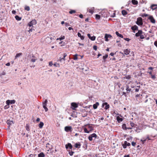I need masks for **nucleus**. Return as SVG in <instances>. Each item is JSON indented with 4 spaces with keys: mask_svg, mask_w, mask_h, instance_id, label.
<instances>
[{
    "mask_svg": "<svg viewBox=\"0 0 157 157\" xmlns=\"http://www.w3.org/2000/svg\"><path fill=\"white\" fill-rule=\"evenodd\" d=\"M154 44L155 46L157 47V41H155Z\"/></svg>",
    "mask_w": 157,
    "mask_h": 157,
    "instance_id": "58",
    "label": "nucleus"
},
{
    "mask_svg": "<svg viewBox=\"0 0 157 157\" xmlns=\"http://www.w3.org/2000/svg\"><path fill=\"white\" fill-rule=\"evenodd\" d=\"M44 125V123L42 122H40L39 124V127L40 128H42Z\"/></svg>",
    "mask_w": 157,
    "mask_h": 157,
    "instance_id": "25",
    "label": "nucleus"
},
{
    "mask_svg": "<svg viewBox=\"0 0 157 157\" xmlns=\"http://www.w3.org/2000/svg\"><path fill=\"white\" fill-rule=\"evenodd\" d=\"M79 17L80 18H82L83 17V15L82 14H81L79 15Z\"/></svg>",
    "mask_w": 157,
    "mask_h": 157,
    "instance_id": "59",
    "label": "nucleus"
},
{
    "mask_svg": "<svg viewBox=\"0 0 157 157\" xmlns=\"http://www.w3.org/2000/svg\"><path fill=\"white\" fill-rule=\"evenodd\" d=\"M93 49L95 50H97V46L96 45H94L93 46Z\"/></svg>",
    "mask_w": 157,
    "mask_h": 157,
    "instance_id": "50",
    "label": "nucleus"
},
{
    "mask_svg": "<svg viewBox=\"0 0 157 157\" xmlns=\"http://www.w3.org/2000/svg\"><path fill=\"white\" fill-rule=\"evenodd\" d=\"M126 90L128 93H129L130 92L131 89L129 88V86H127Z\"/></svg>",
    "mask_w": 157,
    "mask_h": 157,
    "instance_id": "31",
    "label": "nucleus"
},
{
    "mask_svg": "<svg viewBox=\"0 0 157 157\" xmlns=\"http://www.w3.org/2000/svg\"><path fill=\"white\" fill-rule=\"evenodd\" d=\"M133 31H135L138 29V27L136 25H134L131 28Z\"/></svg>",
    "mask_w": 157,
    "mask_h": 157,
    "instance_id": "21",
    "label": "nucleus"
},
{
    "mask_svg": "<svg viewBox=\"0 0 157 157\" xmlns=\"http://www.w3.org/2000/svg\"><path fill=\"white\" fill-rule=\"evenodd\" d=\"M75 12L76 11L74 10H71L69 12V13L71 14H73V13H75Z\"/></svg>",
    "mask_w": 157,
    "mask_h": 157,
    "instance_id": "37",
    "label": "nucleus"
},
{
    "mask_svg": "<svg viewBox=\"0 0 157 157\" xmlns=\"http://www.w3.org/2000/svg\"><path fill=\"white\" fill-rule=\"evenodd\" d=\"M53 65L55 67H60V65H59V64L57 63H54Z\"/></svg>",
    "mask_w": 157,
    "mask_h": 157,
    "instance_id": "40",
    "label": "nucleus"
},
{
    "mask_svg": "<svg viewBox=\"0 0 157 157\" xmlns=\"http://www.w3.org/2000/svg\"><path fill=\"white\" fill-rule=\"evenodd\" d=\"M96 137V135L95 133H93L91 135V136H89L88 137Z\"/></svg>",
    "mask_w": 157,
    "mask_h": 157,
    "instance_id": "38",
    "label": "nucleus"
},
{
    "mask_svg": "<svg viewBox=\"0 0 157 157\" xmlns=\"http://www.w3.org/2000/svg\"><path fill=\"white\" fill-rule=\"evenodd\" d=\"M136 143L134 142H132V146H134L135 145H136Z\"/></svg>",
    "mask_w": 157,
    "mask_h": 157,
    "instance_id": "54",
    "label": "nucleus"
},
{
    "mask_svg": "<svg viewBox=\"0 0 157 157\" xmlns=\"http://www.w3.org/2000/svg\"><path fill=\"white\" fill-rule=\"evenodd\" d=\"M124 40L128 41H129L130 40V39L128 38H124Z\"/></svg>",
    "mask_w": 157,
    "mask_h": 157,
    "instance_id": "53",
    "label": "nucleus"
},
{
    "mask_svg": "<svg viewBox=\"0 0 157 157\" xmlns=\"http://www.w3.org/2000/svg\"><path fill=\"white\" fill-rule=\"evenodd\" d=\"M124 157H130V156L129 155H125L124 156Z\"/></svg>",
    "mask_w": 157,
    "mask_h": 157,
    "instance_id": "63",
    "label": "nucleus"
},
{
    "mask_svg": "<svg viewBox=\"0 0 157 157\" xmlns=\"http://www.w3.org/2000/svg\"><path fill=\"white\" fill-rule=\"evenodd\" d=\"M6 66H9L10 65V63H7L6 64Z\"/></svg>",
    "mask_w": 157,
    "mask_h": 157,
    "instance_id": "60",
    "label": "nucleus"
},
{
    "mask_svg": "<svg viewBox=\"0 0 157 157\" xmlns=\"http://www.w3.org/2000/svg\"><path fill=\"white\" fill-rule=\"evenodd\" d=\"M87 36H88V37H89V39H90V38L91 37V36H90V34H87Z\"/></svg>",
    "mask_w": 157,
    "mask_h": 157,
    "instance_id": "62",
    "label": "nucleus"
},
{
    "mask_svg": "<svg viewBox=\"0 0 157 157\" xmlns=\"http://www.w3.org/2000/svg\"><path fill=\"white\" fill-rule=\"evenodd\" d=\"M35 155L31 154H30L29 155L28 157H35Z\"/></svg>",
    "mask_w": 157,
    "mask_h": 157,
    "instance_id": "56",
    "label": "nucleus"
},
{
    "mask_svg": "<svg viewBox=\"0 0 157 157\" xmlns=\"http://www.w3.org/2000/svg\"><path fill=\"white\" fill-rule=\"evenodd\" d=\"M51 40H52V38L48 37L46 38V41H48V43H50L51 42Z\"/></svg>",
    "mask_w": 157,
    "mask_h": 157,
    "instance_id": "26",
    "label": "nucleus"
},
{
    "mask_svg": "<svg viewBox=\"0 0 157 157\" xmlns=\"http://www.w3.org/2000/svg\"><path fill=\"white\" fill-rule=\"evenodd\" d=\"M12 13L13 14H15L16 13V11L14 10H12Z\"/></svg>",
    "mask_w": 157,
    "mask_h": 157,
    "instance_id": "61",
    "label": "nucleus"
},
{
    "mask_svg": "<svg viewBox=\"0 0 157 157\" xmlns=\"http://www.w3.org/2000/svg\"><path fill=\"white\" fill-rule=\"evenodd\" d=\"M103 105L104 106L105 105V109H107L109 108V105H108L107 103L106 102H105L103 104Z\"/></svg>",
    "mask_w": 157,
    "mask_h": 157,
    "instance_id": "14",
    "label": "nucleus"
},
{
    "mask_svg": "<svg viewBox=\"0 0 157 157\" xmlns=\"http://www.w3.org/2000/svg\"><path fill=\"white\" fill-rule=\"evenodd\" d=\"M65 38V36H62L61 37L57 38L56 39L57 40H64Z\"/></svg>",
    "mask_w": 157,
    "mask_h": 157,
    "instance_id": "23",
    "label": "nucleus"
},
{
    "mask_svg": "<svg viewBox=\"0 0 157 157\" xmlns=\"http://www.w3.org/2000/svg\"><path fill=\"white\" fill-rule=\"evenodd\" d=\"M132 2L133 5H137L138 4V1L136 0H132Z\"/></svg>",
    "mask_w": 157,
    "mask_h": 157,
    "instance_id": "28",
    "label": "nucleus"
},
{
    "mask_svg": "<svg viewBox=\"0 0 157 157\" xmlns=\"http://www.w3.org/2000/svg\"><path fill=\"white\" fill-rule=\"evenodd\" d=\"M151 8L152 10H154L157 8V5L153 4L151 6Z\"/></svg>",
    "mask_w": 157,
    "mask_h": 157,
    "instance_id": "19",
    "label": "nucleus"
},
{
    "mask_svg": "<svg viewBox=\"0 0 157 157\" xmlns=\"http://www.w3.org/2000/svg\"><path fill=\"white\" fill-rule=\"evenodd\" d=\"M149 19L150 20L151 23H155V20L153 18L152 16H150L149 17Z\"/></svg>",
    "mask_w": 157,
    "mask_h": 157,
    "instance_id": "11",
    "label": "nucleus"
},
{
    "mask_svg": "<svg viewBox=\"0 0 157 157\" xmlns=\"http://www.w3.org/2000/svg\"><path fill=\"white\" fill-rule=\"evenodd\" d=\"M95 18L96 19L99 20L100 18V15H99L98 14H96L95 15Z\"/></svg>",
    "mask_w": 157,
    "mask_h": 157,
    "instance_id": "39",
    "label": "nucleus"
},
{
    "mask_svg": "<svg viewBox=\"0 0 157 157\" xmlns=\"http://www.w3.org/2000/svg\"><path fill=\"white\" fill-rule=\"evenodd\" d=\"M53 64L52 62H50L49 63V65L50 66H52Z\"/></svg>",
    "mask_w": 157,
    "mask_h": 157,
    "instance_id": "49",
    "label": "nucleus"
},
{
    "mask_svg": "<svg viewBox=\"0 0 157 157\" xmlns=\"http://www.w3.org/2000/svg\"><path fill=\"white\" fill-rule=\"evenodd\" d=\"M71 105V108L73 110H75L76 108L78 107V105L76 103H72Z\"/></svg>",
    "mask_w": 157,
    "mask_h": 157,
    "instance_id": "7",
    "label": "nucleus"
},
{
    "mask_svg": "<svg viewBox=\"0 0 157 157\" xmlns=\"http://www.w3.org/2000/svg\"><path fill=\"white\" fill-rule=\"evenodd\" d=\"M78 36L80 37L81 39L82 40H83L84 39V36H82L81 35V34L79 33H78Z\"/></svg>",
    "mask_w": 157,
    "mask_h": 157,
    "instance_id": "22",
    "label": "nucleus"
},
{
    "mask_svg": "<svg viewBox=\"0 0 157 157\" xmlns=\"http://www.w3.org/2000/svg\"><path fill=\"white\" fill-rule=\"evenodd\" d=\"M78 55L77 54H75L74 56V57L73 59L75 60H77L78 59V58L77 56Z\"/></svg>",
    "mask_w": 157,
    "mask_h": 157,
    "instance_id": "36",
    "label": "nucleus"
},
{
    "mask_svg": "<svg viewBox=\"0 0 157 157\" xmlns=\"http://www.w3.org/2000/svg\"><path fill=\"white\" fill-rule=\"evenodd\" d=\"M122 13L123 15L125 16L127 14V13L125 10H123L122 11Z\"/></svg>",
    "mask_w": 157,
    "mask_h": 157,
    "instance_id": "34",
    "label": "nucleus"
},
{
    "mask_svg": "<svg viewBox=\"0 0 157 157\" xmlns=\"http://www.w3.org/2000/svg\"><path fill=\"white\" fill-rule=\"evenodd\" d=\"M136 23L139 25H142L143 24L142 19L140 17L138 18L137 19Z\"/></svg>",
    "mask_w": 157,
    "mask_h": 157,
    "instance_id": "3",
    "label": "nucleus"
},
{
    "mask_svg": "<svg viewBox=\"0 0 157 157\" xmlns=\"http://www.w3.org/2000/svg\"><path fill=\"white\" fill-rule=\"evenodd\" d=\"M63 57L62 58L60 57L59 59V61L61 62H63L64 63V61L65 60V58L67 56V55L66 53H64L63 54Z\"/></svg>",
    "mask_w": 157,
    "mask_h": 157,
    "instance_id": "5",
    "label": "nucleus"
},
{
    "mask_svg": "<svg viewBox=\"0 0 157 157\" xmlns=\"http://www.w3.org/2000/svg\"><path fill=\"white\" fill-rule=\"evenodd\" d=\"M36 21L35 20H33L29 23L28 25L29 27H32L33 25L36 24Z\"/></svg>",
    "mask_w": 157,
    "mask_h": 157,
    "instance_id": "6",
    "label": "nucleus"
},
{
    "mask_svg": "<svg viewBox=\"0 0 157 157\" xmlns=\"http://www.w3.org/2000/svg\"><path fill=\"white\" fill-rule=\"evenodd\" d=\"M130 52V50L128 49H127L124 51V53L126 55H128Z\"/></svg>",
    "mask_w": 157,
    "mask_h": 157,
    "instance_id": "13",
    "label": "nucleus"
},
{
    "mask_svg": "<svg viewBox=\"0 0 157 157\" xmlns=\"http://www.w3.org/2000/svg\"><path fill=\"white\" fill-rule=\"evenodd\" d=\"M15 18L16 20L18 21L21 20V17H19L17 15L15 16Z\"/></svg>",
    "mask_w": 157,
    "mask_h": 157,
    "instance_id": "32",
    "label": "nucleus"
},
{
    "mask_svg": "<svg viewBox=\"0 0 157 157\" xmlns=\"http://www.w3.org/2000/svg\"><path fill=\"white\" fill-rule=\"evenodd\" d=\"M47 102L48 101L47 99H45L44 101L43 102V107L44 109L45 112L47 111L48 110V109L46 106Z\"/></svg>",
    "mask_w": 157,
    "mask_h": 157,
    "instance_id": "2",
    "label": "nucleus"
},
{
    "mask_svg": "<svg viewBox=\"0 0 157 157\" xmlns=\"http://www.w3.org/2000/svg\"><path fill=\"white\" fill-rule=\"evenodd\" d=\"M148 16V15L147 14L144 13L141 15V16L143 17H146L147 16Z\"/></svg>",
    "mask_w": 157,
    "mask_h": 157,
    "instance_id": "44",
    "label": "nucleus"
},
{
    "mask_svg": "<svg viewBox=\"0 0 157 157\" xmlns=\"http://www.w3.org/2000/svg\"><path fill=\"white\" fill-rule=\"evenodd\" d=\"M9 105H5L4 107V109H8V108H9L10 107Z\"/></svg>",
    "mask_w": 157,
    "mask_h": 157,
    "instance_id": "45",
    "label": "nucleus"
},
{
    "mask_svg": "<svg viewBox=\"0 0 157 157\" xmlns=\"http://www.w3.org/2000/svg\"><path fill=\"white\" fill-rule=\"evenodd\" d=\"M94 7H92V8H90V9L89 10H88V12L90 13L91 14L93 13V12H94Z\"/></svg>",
    "mask_w": 157,
    "mask_h": 157,
    "instance_id": "15",
    "label": "nucleus"
},
{
    "mask_svg": "<svg viewBox=\"0 0 157 157\" xmlns=\"http://www.w3.org/2000/svg\"><path fill=\"white\" fill-rule=\"evenodd\" d=\"M122 128L123 129H131L132 128H126V124H123L122 125Z\"/></svg>",
    "mask_w": 157,
    "mask_h": 157,
    "instance_id": "18",
    "label": "nucleus"
},
{
    "mask_svg": "<svg viewBox=\"0 0 157 157\" xmlns=\"http://www.w3.org/2000/svg\"><path fill=\"white\" fill-rule=\"evenodd\" d=\"M6 123L9 125V128H10V125L13 124L14 122L13 120H8L6 121Z\"/></svg>",
    "mask_w": 157,
    "mask_h": 157,
    "instance_id": "10",
    "label": "nucleus"
},
{
    "mask_svg": "<svg viewBox=\"0 0 157 157\" xmlns=\"http://www.w3.org/2000/svg\"><path fill=\"white\" fill-rule=\"evenodd\" d=\"M72 130V128L71 126H66L64 128V130L67 132H71Z\"/></svg>",
    "mask_w": 157,
    "mask_h": 157,
    "instance_id": "4",
    "label": "nucleus"
},
{
    "mask_svg": "<svg viewBox=\"0 0 157 157\" xmlns=\"http://www.w3.org/2000/svg\"><path fill=\"white\" fill-rule=\"evenodd\" d=\"M26 129L28 131H29L30 130L29 129V124H26V126L25 127Z\"/></svg>",
    "mask_w": 157,
    "mask_h": 157,
    "instance_id": "35",
    "label": "nucleus"
},
{
    "mask_svg": "<svg viewBox=\"0 0 157 157\" xmlns=\"http://www.w3.org/2000/svg\"><path fill=\"white\" fill-rule=\"evenodd\" d=\"M21 55H22V53H17L16 54V55L15 56V58L16 59L18 57H20Z\"/></svg>",
    "mask_w": 157,
    "mask_h": 157,
    "instance_id": "33",
    "label": "nucleus"
},
{
    "mask_svg": "<svg viewBox=\"0 0 157 157\" xmlns=\"http://www.w3.org/2000/svg\"><path fill=\"white\" fill-rule=\"evenodd\" d=\"M122 145L123 146V147L124 148H126V147H127V145H126L125 144H122Z\"/></svg>",
    "mask_w": 157,
    "mask_h": 157,
    "instance_id": "52",
    "label": "nucleus"
},
{
    "mask_svg": "<svg viewBox=\"0 0 157 157\" xmlns=\"http://www.w3.org/2000/svg\"><path fill=\"white\" fill-rule=\"evenodd\" d=\"M142 32L141 30H139L138 33L136 34V36H140L142 34Z\"/></svg>",
    "mask_w": 157,
    "mask_h": 157,
    "instance_id": "16",
    "label": "nucleus"
},
{
    "mask_svg": "<svg viewBox=\"0 0 157 157\" xmlns=\"http://www.w3.org/2000/svg\"><path fill=\"white\" fill-rule=\"evenodd\" d=\"M59 44H61V46H62L64 45V43H63L62 41H61L59 43Z\"/></svg>",
    "mask_w": 157,
    "mask_h": 157,
    "instance_id": "43",
    "label": "nucleus"
},
{
    "mask_svg": "<svg viewBox=\"0 0 157 157\" xmlns=\"http://www.w3.org/2000/svg\"><path fill=\"white\" fill-rule=\"evenodd\" d=\"M95 38H96L95 36H91L90 39L94 41L95 40Z\"/></svg>",
    "mask_w": 157,
    "mask_h": 157,
    "instance_id": "41",
    "label": "nucleus"
},
{
    "mask_svg": "<svg viewBox=\"0 0 157 157\" xmlns=\"http://www.w3.org/2000/svg\"><path fill=\"white\" fill-rule=\"evenodd\" d=\"M140 38L141 39H143L144 38V36L143 35H142V34L140 36Z\"/></svg>",
    "mask_w": 157,
    "mask_h": 157,
    "instance_id": "57",
    "label": "nucleus"
},
{
    "mask_svg": "<svg viewBox=\"0 0 157 157\" xmlns=\"http://www.w3.org/2000/svg\"><path fill=\"white\" fill-rule=\"evenodd\" d=\"M112 37V36L110 34H106L105 36V41H108L109 40L108 39L109 38H111Z\"/></svg>",
    "mask_w": 157,
    "mask_h": 157,
    "instance_id": "9",
    "label": "nucleus"
},
{
    "mask_svg": "<svg viewBox=\"0 0 157 157\" xmlns=\"http://www.w3.org/2000/svg\"><path fill=\"white\" fill-rule=\"evenodd\" d=\"M127 143H128V142L127 141H125L124 144H125L126 145H127Z\"/></svg>",
    "mask_w": 157,
    "mask_h": 157,
    "instance_id": "64",
    "label": "nucleus"
},
{
    "mask_svg": "<svg viewBox=\"0 0 157 157\" xmlns=\"http://www.w3.org/2000/svg\"><path fill=\"white\" fill-rule=\"evenodd\" d=\"M38 157H44L45 155L43 152H42L38 154Z\"/></svg>",
    "mask_w": 157,
    "mask_h": 157,
    "instance_id": "24",
    "label": "nucleus"
},
{
    "mask_svg": "<svg viewBox=\"0 0 157 157\" xmlns=\"http://www.w3.org/2000/svg\"><path fill=\"white\" fill-rule=\"evenodd\" d=\"M74 152L73 151H71V152H69V154L71 156H72L73 155Z\"/></svg>",
    "mask_w": 157,
    "mask_h": 157,
    "instance_id": "47",
    "label": "nucleus"
},
{
    "mask_svg": "<svg viewBox=\"0 0 157 157\" xmlns=\"http://www.w3.org/2000/svg\"><path fill=\"white\" fill-rule=\"evenodd\" d=\"M130 125L132 127H134V126L135 124L131 122Z\"/></svg>",
    "mask_w": 157,
    "mask_h": 157,
    "instance_id": "51",
    "label": "nucleus"
},
{
    "mask_svg": "<svg viewBox=\"0 0 157 157\" xmlns=\"http://www.w3.org/2000/svg\"><path fill=\"white\" fill-rule=\"evenodd\" d=\"M25 9L28 11L30 10V8L29 6H27L25 7Z\"/></svg>",
    "mask_w": 157,
    "mask_h": 157,
    "instance_id": "42",
    "label": "nucleus"
},
{
    "mask_svg": "<svg viewBox=\"0 0 157 157\" xmlns=\"http://www.w3.org/2000/svg\"><path fill=\"white\" fill-rule=\"evenodd\" d=\"M15 102V101L14 100H8L6 101L7 105H9L10 104H13Z\"/></svg>",
    "mask_w": 157,
    "mask_h": 157,
    "instance_id": "8",
    "label": "nucleus"
},
{
    "mask_svg": "<svg viewBox=\"0 0 157 157\" xmlns=\"http://www.w3.org/2000/svg\"><path fill=\"white\" fill-rule=\"evenodd\" d=\"M116 34L117 35V36L121 38H123V36L122 35L119 34L118 32L117 31L116 32Z\"/></svg>",
    "mask_w": 157,
    "mask_h": 157,
    "instance_id": "29",
    "label": "nucleus"
},
{
    "mask_svg": "<svg viewBox=\"0 0 157 157\" xmlns=\"http://www.w3.org/2000/svg\"><path fill=\"white\" fill-rule=\"evenodd\" d=\"M84 129L85 132L89 133L93 129L92 125L91 124H88L85 125Z\"/></svg>",
    "mask_w": 157,
    "mask_h": 157,
    "instance_id": "1",
    "label": "nucleus"
},
{
    "mask_svg": "<svg viewBox=\"0 0 157 157\" xmlns=\"http://www.w3.org/2000/svg\"><path fill=\"white\" fill-rule=\"evenodd\" d=\"M108 55H105V56H103V59H105L107 58L108 57Z\"/></svg>",
    "mask_w": 157,
    "mask_h": 157,
    "instance_id": "46",
    "label": "nucleus"
},
{
    "mask_svg": "<svg viewBox=\"0 0 157 157\" xmlns=\"http://www.w3.org/2000/svg\"><path fill=\"white\" fill-rule=\"evenodd\" d=\"M151 140V139H150L149 138H147L146 139H145L144 140H141V141L142 142V144H144L145 142V141H146V140Z\"/></svg>",
    "mask_w": 157,
    "mask_h": 157,
    "instance_id": "27",
    "label": "nucleus"
},
{
    "mask_svg": "<svg viewBox=\"0 0 157 157\" xmlns=\"http://www.w3.org/2000/svg\"><path fill=\"white\" fill-rule=\"evenodd\" d=\"M99 105V103L98 102H97L96 103L93 105V107L94 109H96L97 108L98 106Z\"/></svg>",
    "mask_w": 157,
    "mask_h": 157,
    "instance_id": "17",
    "label": "nucleus"
},
{
    "mask_svg": "<svg viewBox=\"0 0 157 157\" xmlns=\"http://www.w3.org/2000/svg\"><path fill=\"white\" fill-rule=\"evenodd\" d=\"M65 147L66 149L69 148L70 149H72V146L70 143H68L67 144H66Z\"/></svg>",
    "mask_w": 157,
    "mask_h": 157,
    "instance_id": "12",
    "label": "nucleus"
},
{
    "mask_svg": "<svg viewBox=\"0 0 157 157\" xmlns=\"http://www.w3.org/2000/svg\"><path fill=\"white\" fill-rule=\"evenodd\" d=\"M117 121L119 122L122 121H123V119L121 118L119 116H117Z\"/></svg>",
    "mask_w": 157,
    "mask_h": 157,
    "instance_id": "30",
    "label": "nucleus"
},
{
    "mask_svg": "<svg viewBox=\"0 0 157 157\" xmlns=\"http://www.w3.org/2000/svg\"><path fill=\"white\" fill-rule=\"evenodd\" d=\"M76 148H79L81 146V144L80 143H76L75 144V145Z\"/></svg>",
    "mask_w": 157,
    "mask_h": 157,
    "instance_id": "20",
    "label": "nucleus"
},
{
    "mask_svg": "<svg viewBox=\"0 0 157 157\" xmlns=\"http://www.w3.org/2000/svg\"><path fill=\"white\" fill-rule=\"evenodd\" d=\"M36 59L35 58H32L31 60V61L32 62H34L36 61Z\"/></svg>",
    "mask_w": 157,
    "mask_h": 157,
    "instance_id": "48",
    "label": "nucleus"
},
{
    "mask_svg": "<svg viewBox=\"0 0 157 157\" xmlns=\"http://www.w3.org/2000/svg\"><path fill=\"white\" fill-rule=\"evenodd\" d=\"M151 78L154 79L155 78V76L154 75H151Z\"/></svg>",
    "mask_w": 157,
    "mask_h": 157,
    "instance_id": "55",
    "label": "nucleus"
}]
</instances>
